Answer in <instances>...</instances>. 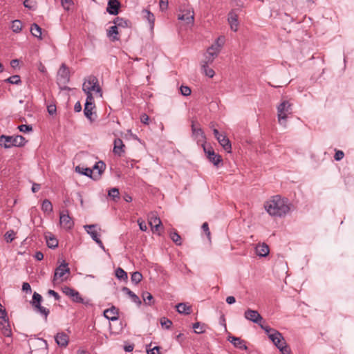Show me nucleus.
I'll return each instance as SVG.
<instances>
[{"instance_id": "obj_6", "label": "nucleus", "mask_w": 354, "mask_h": 354, "mask_svg": "<svg viewBox=\"0 0 354 354\" xmlns=\"http://www.w3.org/2000/svg\"><path fill=\"white\" fill-rule=\"evenodd\" d=\"M42 297L39 293L35 292L32 295V298L31 301V304L34 308L35 311L37 313H39L41 315L44 316L45 319H47V317L50 313V310L41 306Z\"/></svg>"}, {"instance_id": "obj_1", "label": "nucleus", "mask_w": 354, "mask_h": 354, "mask_svg": "<svg viewBox=\"0 0 354 354\" xmlns=\"http://www.w3.org/2000/svg\"><path fill=\"white\" fill-rule=\"evenodd\" d=\"M292 204L286 198L276 195L264 204L266 211L272 216L283 217L290 211Z\"/></svg>"}, {"instance_id": "obj_50", "label": "nucleus", "mask_w": 354, "mask_h": 354, "mask_svg": "<svg viewBox=\"0 0 354 354\" xmlns=\"http://www.w3.org/2000/svg\"><path fill=\"white\" fill-rule=\"evenodd\" d=\"M180 91L182 95L183 96H189L191 94V88L187 86L182 85L180 87Z\"/></svg>"}, {"instance_id": "obj_47", "label": "nucleus", "mask_w": 354, "mask_h": 354, "mask_svg": "<svg viewBox=\"0 0 354 354\" xmlns=\"http://www.w3.org/2000/svg\"><path fill=\"white\" fill-rule=\"evenodd\" d=\"M151 346V343L149 344H147L146 346V352L147 354H160V347L159 346H154L153 348H150Z\"/></svg>"}, {"instance_id": "obj_23", "label": "nucleus", "mask_w": 354, "mask_h": 354, "mask_svg": "<svg viewBox=\"0 0 354 354\" xmlns=\"http://www.w3.org/2000/svg\"><path fill=\"white\" fill-rule=\"evenodd\" d=\"M217 140L227 152L230 153L231 151V142L225 135H221L220 137H218Z\"/></svg>"}, {"instance_id": "obj_64", "label": "nucleus", "mask_w": 354, "mask_h": 354, "mask_svg": "<svg viewBox=\"0 0 354 354\" xmlns=\"http://www.w3.org/2000/svg\"><path fill=\"white\" fill-rule=\"evenodd\" d=\"M168 1L167 0H160V8L162 10H165L167 8Z\"/></svg>"}, {"instance_id": "obj_49", "label": "nucleus", "mask_w": 354, "mask_h": 354, "mask_svg": "<svg viewBox=\"0 0 354 354\" xmlns=\"http://www.w3.org/2000/svg\"><path fill=\"white\" fill-rule=\"evenodd\" d=\"M202 68L206 76L212 78L214 77L215 73L212 68H209L207 64H203Z\"/></svg>"}, {"instance_id": "obj_18", "label": "nucleus", "mask_w": 354, "mask_h": 354, "mask_svg": "<svg viewBox=\"0 0 354 354\" xmlns=\"http://www.w3.org/2000/svg\"><path fill=\"white\" fill-rule=\"evenodd\" d=\"M178 19L180 21H185L187 24L193 25L194 23V11L187 10L185 14L178 15Z\"/></svg>"}, {"instance_id": "obj_22", "label": "nucleus", "mask_w": 354, "mask_h": 354, "mask_svg": "<svg viewBox=\"0 0 354 354\" xmlns=\"http://www.w3.org/2000/svg\"><path fill=\"white\" fill-rule=\"evenodd\" d=\"M227 20L231 29L236 32L239 25L237 15L234 12L230 11L227 15Z\"/></svg>"}, {"instance_id": "obj_48", "label": "nucleus", "mask_w": 354, "mask_h": 354, "mask_svg": "<svg viewBox=\"0 0 354 354\" xmlns=\"http://www.w3.org/2000/svg\"><path fill=\"white\" fill-rule=\"evenodd\" d=\"M6 82L11 84H19L21 81L19 75H14L6 79Z\"/></svg>"}, {"instance_id": "obj_39", "label": "nucleus", "mask_w": 354, "mask_h": 354, "mask_svg": "<svg viewBox=\"0 0 354 354\" xmlns=\"http://www.w3.org/2000/svg\"><path fill=\"white\" fill-rule=\"evenodd\" d=\"M41 209L44 212L51 213L53 212V205L48 199H44L41 204Z\"/></svg>"}, {"instance_id": "obj_42", "label": "nucleus", "mask_w": 354, "mask_h": 354, "mask_svg": "<svg viewBox=\"0 0 354 354\" xmlns=\"http://www.w3.org/2000/svg\"><path fill=\"white\" fill-rule=\"evenodd\" d=\"M12 30L14 32L18 33L22 29V24L20 20L15 19L12 21V26H11Z\"/></svg>"}, {"instance_id": "obj_58", "label": "nucleus", "mask_w": 354, "mask_h": 354, "mask_svg": "<svg viewBox=\"0 0 354 354\" xmlns=\"http://www.w3.org/2000/svg\"><path fill=\"white\" fill-rule=\"evenodd\" d=\"M344 156V153L341 150H337L335 151V153L334 156V159L336 161H339L342 159H343Z\"/></svg>"}, {"instance_id": "obj_24", "label": "nucleus", "mask_w": 354, "mask_h": 354, "mask_svg": "<svg viewBox=\"0 0 354 354\" xmlns=\"http://www.w3.org/2000/svg\"><path fill=\"white\" fill-rule=\"evenodd\" d=\"M122 291L124 293L129 295L132 302L136 304L138 306H140L141 304V300L139 298L138 296H137L133 291H131L129 288L127 287H123L122 288Z\"/></svg>"}, {"instance_id": "obj_20", "label": "nucleus", "mask_w": 354, "mask_h": 354, "mask_svg": "<svg viewBox=\"0 0 354 354\" xmlns=\"http://www.w3.org/2000/svg\"><path fill=\"white\" fill-rule=\"evenodd\" d=\"M95 108V107H93V106H88L87 104H84V115L91 122H94L97 118L96 113L93 112V110Z\"/></svg>"}, {"instance_id": "obj_4", "label": "nucleus", "mask_w": 354, "mask_h": 354, "mask_svg": "<svg viewBox=\"0 0 354 354\" xmlns=\"http://www.w3.org/2000/svg\"><path fill=\"white\" fill-rule=\"evenodd\" d=\"M277 118L280 124H283L288 114L292 113V104L288 100L282 101L277 107Z\"/></svg>"}, {"instance_id": "obj_34", "label": "nucleus", "mask_w": 354, "mask_h": 354, "mask_svg": "<svg viewBox=\"0 0 354 354\" xmlns=\"http://www.w3.org/2000/svg\"><path fill=\"white\" fill-rule=\"evenodd\" d=\"M113 22L118 28H127L129 24V20L119 17L115 18Z\"/></svg>"}, {"instance_id": "obj_41", "label": "nucleus", "mask_w": 354, "mask_h": 354, "mask_svg": "<svg viewBox=\"0 0 354 354\" xmlns=\"http://www.w3.org/2000/svg\"><path fill=\"white\" fill-rule=\"evenodd\" d=\"M87 91L88 92L89 91L91 93V91H95L97 94L99 95L100 97H102V90L99 84L98 81L97 82V83L95 84V83H93L92 86H91L90 88H87Z\"/></svg>"}, {"instance_id": "obj_30", "label": "nucleus", "mask_w": 354, "mask_h": 354, "mask_svg": "<svg viewBox=\"0 0 354 354\" xmlns=\"http://www.w3.org/2000/svg\"><path fill=\"white\" fill-rule=\"evenodd\" d=\"M97 78L95 76L91 75L88 77L87 80H85V81L83 83L82 85V90L84 92H87V88H90L93 86V83H95V84L97 82Z\"/></svg>"}, {"instance_id": "obj_62", "label": "nucleus", "mask_w": 354, "mask_h": 354, "mask_svg": "<svg viewBox=\"0 0 354 354\" xmlns=\"http://www.w3.org/2000/svg\"><path fill=\"white\" fill-rule=\"evenodd\" d=\"M139 228L141 231L146 232L147 230V226L145 221H138Z\"/></svg>"}, {"instance_id": "obj_19", "label": "nucleus", "mask_w": 354, "mask_h": 354, "mask_svg": "<svg viewBox=\"0 0 354 354\" xmlns=\"http://www.w3.org/2000/svg\"><path fill=\"white\" fill-rule=\"evenodd\" d=\"M113 153L118 156H121L124 153V145L120 138H116L113 142Z\"/></svg>"}, {"instance_id": "obj_37", "label": "nucleus", "mask_w": 354, "mask_h": 354, "mask_svg": "<svg viewBox=\"0 0 354 354\" xmlns=\"http://www.w3.org/2000/svg\"><path fill=\"white\" fill-rule=\"evenodd\" d=\"M115 275L116 278L120 281H127L128 279L127 272L120 267L115 270Z\"/></svg>"}, {"instance_id": "obj_38", "label": "nucleus", "mask_w": 354, "mask_h": 354, "mask_svg": "<svg viewBox=\"0 0 354 354\" xmlns=\"http://www.w3.org/2000/svg\"><path fill=\"white\" fill-rule=\"evenodd\" d=\"M108 196L110 197L113 201H117L120 198V192L119 189L117 187H113L111 188L108 191Z\"/></svg>"}, {"instance_id": "obj_54", "label": "nucleus", "mask_w": 354, "mask_h": 354, "mask_svg": "<svg viewBox=\"0 0 354 354\" xmlns=\"http://www.w3.org/2000/svg\"><path fill=\"white\" fill-rule=\"evenodd\" d=\"M5 239L7 243H11L15 239V232L13 230H10L6 232Z\"/></svg>"}, {"instance_id": "obj_25", "label": "nucleus", "mask_w": 354, "mask_h": 354, "mask_svg": "<svg viewBox=\"0 0 354 354\" xmlns=\"http://www.w3.org/2000/svg\"><path fill=\"white\" fill-rule=\"evenodd\" d=\"M75 171L78 174H80L82 175H84L85 176L89 177L91 179L94 180V176L93 175V169L89 167H81L80 165H78L75 167Z\"/></svg>"}, {"instance_id": "obj_57", "label": "nucleus", "mask_w": 354, "mask_h": 354, "mask_svg": "<svg viewBox=\"0 0 354 354\" xmlns=\"http://www.w3.org/2000/svg\"><path fill=\"white\" fill-rule=\"evenodd\" d=\"M202 230L205 233L207 237L210 239V231L209 229V225L207 222H205L203 223L201 226Z\"/></svg>"}, {"instance_id": "obj_8", "label": "nucleus", "mask_w": 354, "mask_h": 354, "mask_svg": "<svg viewBox=\"0 0 354 354\" xmlns=\"http://www.w3.org/2000/svg\"><path fill=\"white\" fill-rule=\"evenodd\" d=\"M244 317L246 319L258 325H259L263 320L262 316L257 310L250 308H248L245 311Z\"/></svg>"}, {"instance_id": "obj_43", "label": "nucleus", "mask_w": 354, "mask_h": 354, "mask_svg": "<svg viewBox=\"0 0 354 354\" xmlns=\"http://www.w3.org/2000/svg\"><path fill=\"white\" fill-rule=\"evenodd\" d=\"M170 238L176 245H182L181 237L176 231L170 233Z\"/></svg>"}, {"instance_id": "obj_53", "label": "nucleus", "mask_w": 354, "mask_h": 354, "mask_svg": "<svg viewBox=\"0 0 354 354\" xmlns=\"http://www.w3.org/2000/svg\"><path fill=\"white\" fill-rule=\"evenodd\" d=\"M160 324L162 327L165 328L166 329H169L172 325V322L169 319L163 317L160 319Z\"/></svg>"}, {"instance_id": "obj_27", "label": "nucleus", "mask_w": 354, "mask_h": 354, "mask_svg": "<svg viewBox=\"0 0 354 354\" xmlns=\"http://www.w3.org/2000/svg\"><path fill=\"white\" fill-rule=\"evenodd\" d=\"M143 18L145 19L149 24V26L151 29H153L154 27V21H155V16L149 10L147 9H144L142 10Z\"/></svg>"}, {"instance_id": "obj_46", "label": "nucleus", "mask_w": 354, "mask_h": 354, "mask_svg": "<svg viewBox=\"0 0 354 354\" xmlns=\"http://www.w3.org/2000/svg\"><path fill=\"white\" fill-rule=\"evenodd\" d=\"M86 95V102L84 104H87L88 106H93V107H95V102H94V97L93 96L92 93L91 92H84Z\"/></svg>"}, {"instance_id": "obj_35", "label": "nucleus", "mask_w": 354, "mask_h": 354, "mask_svg": "<svg viewBox=\"0 0 354 354\" xmlns=\"http://www.w3.org/2000/svg\"><path fill=\"white\" fill-rule=\"evenodd\" d=\"M41 31L42 29L39 25H37L35 23L32 24L30 27V32L32 36L37 37L39 39H41Z\"/></svg>"}, {"instance_id": "obj_7", "label": "nucleus", "mask_w": 354, "mask_h": 354, "mask_svg": "<svg viewBox=\"0 0 354 354\" xmlns=\"http://www.w3.org/2000/svg\"><path fill=\"white\" fill-rule=\"evenodd\" d=\"M70 81V72L69 68L65 64H62L57 72V82L58 84L66 85Z\"/></svg>"}, {"instance_id": "obj_44", "label": "nucleus", "mask_w": 354, "mask_h": 354, "mask_svg": "<svg viewBox=\"0 0 354 354\" xmlns=\"http://www.w3.org/2000/svg\"><path fill=\"white\" fill-rule=\"evenodd\" d=\"M142 279V275L140 272L136 271L131 274V280L132 283H133L135 284H138V283H140Z\"/></svg>"}, {"instance_id": "obj_9", "label": "nucleus", "mask_w": 354, "mask_h": 354, "mask_svg": "<svg viewBox=\"0 0 354 354\" xmlns=\"http://www.w3.org/2000/svg\"><path fill=\"white\" fill-rule=\"evenodd\" d=\"M204 152L207 155V158L211 162L213 163L214 166H218V165L222 162L223 159L221 156L218 154H216L214 151L211 148L207 149L203 145Z\"/></svg>"}, {"instance_id": "obj_2", "label": "nucleus", "mask_w": 354, "mask_h": 354, "mask_svg": "<svg viewBox=\"0 0 354 354\" xmlns=\"http://www.w3.org/2000/svg\"><path fill=\"white\" fill-rule=\"evenodd\" d=\"M27 142L28 140L21 135L0 136V146L5 149H10L12 147H22Z\"/></svg>"}, {"instance_id": "obj_63", "label": "nucleus", "mask_w": 354, "mask_h": 354, "mask_svg": "<svg viewBox=\"0 0 354 354\" xmlns=\"http://www.w3.org/2000/svg\"><path fill=\"white\" fill-rule=\"evenodd\" d=\"M47 111L50 115H53L56 113L57 109L55 105H49L47 106Z\"/></svg>"}, {"instance_id": "obj_21", "label": "nucleus", "mask_w": 354, "mask_h": 354, "mask_svg": "<svg viewBox=\"0 0 354 354\" xmlns=\"http://www.w3.org/2000/svg\"><path fill=\"white\" fill-rule=\"evenodd\" d=\"M96 227V224L84 225L85 231L91 236L95 242L100 239V235L97 232L94 230Z\"/></svg>"}, {"instance_id": "obj_31", "label": "nucleus", "mask_w": 354, "mask_h": 354, "mask_svg": "<svg viewBox=\"0 0 354 354\" xmlns=\"http://www.w3.org/2000/svg\"><path fill=\"white\" fill-rule=\"evenodd\" d=\"M118 28L117 26L114 24V26H112L109 28L107 32V36L109 37H111V41H118L119 37H118Z\"/></svg>"}, {"instance_id": "obj_26", "label": "nucleus", "mask_w": 354, "mask_h": 354, "mask_svg": "<svg viewBox=\"0 0 354 354\" xmlns=\"http://www.w3.org/2000/svg\"><path fill=\"white\" fill-rule=\"evenodd\" d=\"M71 299L75 303L82 304L86 306H91V301L89 299L84 300V298L80 295V292L77 290L74 292L71 297Z\"/></svg>"}, {"instance_id": "obj_14", "label": "nucleus", "mask_w": 354, "mask_h": 354, "mask_svg": "<svg viewBox=\"0 0 354 354\" xmlns=\"http://www.w3.org/2000/svg\"><path fill=\"white\" fill-rule=\"evenodd\" d=\"M56 344L62 348H66L69 342V337L64 332H59L55 335Z\"/></svg>"}, {"instance_id": "obj_51", "label": "nucleus", "mask_w": 354, "mask_h": 354, "mask_svg": "<svg viewBox=\"0 0 354 354\" xmlns=\"http://www.w3.org/2000/svg\"><path fill=\"white\" fill-rule=\"evenodd\" d=\"M18 129L21 132L28 133L32 131V127L30 124H21L18 127Z\"/></svg>"}, {"instance_id": "obj_59", "label": "nucleus", "mask_w": 354, "mask_h": 354, "mask_svg": "<svg viewBox=\"0 0 354 354\" xmlns=\"http://www.w3.org/2000/svg\"><path fill=\"white\" fill-rule=\"evenodd\" d=\"M22 290L26 293H31L32 289L30 285L28 282H24L22 284Z\"/></svg>"}, {"instance_id": "obj_16", "label": "nucleus", "mask_w": 354, "mask_h": 354, "mask_svg": "<svg viewBox=\"0 0 354 354\" xmlns=\"http://www.w3.org/2000/svg\"><path fill=\"white\" fill-rule=\"evenodd\" d=\"M191 127L193 138L197 140L198 143L203 142L205 139V136L203 129L200 127L196 128L194 121L192 122Z\"/></svg>"}, {"instance_id": "obj_28", "label": "nucleus", "mask_w": 354, "mask_h": 354, "mask_svg": "<svg viewBox=\"0 0 354 354\" xmlns=\"http://www.w3.org/2000/svg\"><path fill=\"white\" fill-rule=\"evenodd\" d=\"M270 252L269 247L266 243H262L261 245H259L256 248V252L257 254L261 257H265L268 255Z\"/></svg>"}, {"instance_id": "obj_15", "label": "nucleus", "mask_w": 354, "mask_h": 354, "mask_svg": "<svg viewBox=\"0 0 354 354\" xmlns=\"http://www.w3.org/2000/svg\"><path fill=\"white\" fill-rule=\"evenodd\" d=\"M118 314L119 310L114 306H112L111 308L106 309L104 311V317L112 322L118 321L119 319Z\"/></svg>"}, {"instance_id": "obj_11", "label": "nucleus", "mask_w": 354, "mask_h": 354, "mask_svg": "<svg viewBox=\"0 0 354 354\" xmlns=\"http://www.w3.org/2000/svg\"><path fill=\"white\" fill-rule=\"evenodd\" d=\"M59 223L66 230H71L74 225L72 218L68 214V211L65 210L60 213Z\"/></svg>"}, {"instance_id": "obj_10", "label": "nucleus", "mask_w": 354, "mask_h": 354, "mask_svg": "<svg viewBox=\"0 0 354 354\" xmlns=\"http://www.w3.org/2000/svg\"><path fill=\"white\" fill-rule=\"evenodd\" d=\"M71 270L68 268V263L64 260L61 264L55 268L53 281L55 282L57 278H61L64 277L65 274H69Z\"/></svg>"}, {"instance_id": "obj_40", "label": "nucleus", "mask_w": 354, "mask_h": 354, "mask_svg": "<svg viewBox=\"0 0 354 354\" xmlns=\"http://www.w3.org/2000/svg\"><path fill=\"white\" fill-rule=\"evenodd\" d=\"M206 325L201 324L200 322H196L193 324L192 328H194V333L197 334L203 333L205 330Z\"/></svg>"}, {"instance_id": "obj_13", "label": "nucleus", "mask_w": 354, "mask_h": 354, "mask_svg": "<svg viewBox=\"0 0 354 354\" xmlns=\"http://www.w3.org/2000/svg\"><path fill=\"white\" fill-rule=\"evenodd\" d=\"M106 168V165L103 161H98L95 162L93 167L91 168L93 169V175L94 178V180H97L100 179L101 175L104 172Z\"/></svg>"}, {"instance_id": "obj_29", "label": "nucleus", "mask_w": 354, "mask_h": 354, "mask_svg": "<svg viewBox=\"0 0 354 354\" xmlns=\"http://www.w3.org/2000/svg\"><path fill=\"white\" fill-rule=\"evenodd\" d=\"M46 240L47 246L49 248L55 249L58 246V241L54 235L51 233H48L46 235Z\"/></svg>"}, {"instance_id": "obj_60", "label": "nucleus", "mask_w": 354, "mask_h": 354, "mask_svg": "<svg viewBox=\"0 0 354 354\" xmlns=\"http://www.w3.org/2000/svg\"><path fill=\"white\" fill-rule=\"evenodd\" d=\"M73 3L72 0H61V4L65 10H69V6Z\"/></svg>"}, {"instance_id": "obj_36", "label": "nucleus", "mask_w": 354, "mask_h": 354, "mask_svg": "<svg viewBox=\"0 0 354 354\" xmlns=\"http://www.w3.org/2000/svg\"><path fill=\"white\" fill-rule=\"evenodd\" d=\"M0 324L2 326V328H1L2 334L5 337H11L12 336V330H11V328H10L9 322H6V323L0 322Z\"/></svg>"}, {"instance_id": "obj_61", "label": "nucleus", "mask_w": 354, "mask_h": 354, "mask_svg": "<svg viewBox=\"0 0 354 354\" xmlns=\"http://www.w3.org/2000/svg\"><path fill=\"white\" fill-rule=\"evenodd\" d=\"M48 294L50 296L53 297L56 301H59V299H60V296L59 295V294H58L56 291H55V290H49L48 291Z\"/></svg>"}, {"instance_id": "obj_45", "label": "nucleus", "mask_w": 354, "mask_h": 354, "mask_svg": "<svg viewBox=\"0 0 354 354\" xmlns=\"http://www.w3.org/2000/svg\"><path fill=\"white\" fill-rule=\"evenodd\" d=\"M261 329H263L266 335L270 338V335H275L274 332H279L274 328H270L269 326H266L262 324V322L259 325Z\"/></svg>"}, {"instance_id": "obj_3", "label": "nucleus", "mask_w": 354, "mask_h": 354, "mask_svg": "<svg viewBox=\"0 0 354 354\" xmlns=\"http://www.w3.org/2000/svg\"><path fill=\"white\" fill-rule=\"evenodd\" d=\"M270 335V339L282 354H290L291 350L280 332Z\"/></svg>"}, {"instance_id": "obj_5", "label": "nucleus", "mask_w": 354, "mask_h": 354, "mask_svg": "<svg viewBox=\"0 0 354 354\" xmlns=\"http://www.w3.org/2000/svg\"><path fill=\"white\" fill-rule=\"evenodd\" d=\"M225 37L220 36L215 40L214 43L207 48V53L208 57L207 58L209 62H212L214 59L218 56L221 48L225 44Z\"/></svg>"}, {"instance_id": "obj_32", "label": "nucleus", "mask_w": 354, "mask_h": 354, "mask_svg": "<svg viewBox=\"0 0 354 354\" xmlns=\"http://www.w3.org/2000/svg\"><path fill=\"white\" fill-rule=\"evenodd\" d=\"M176 310L180 314L189 315L191 313V307L184 303H179L176 305Z\"/></svg>"}, {"instance_id": "obj_12", "label": "nucleus", "mask_w": 354, "mask_h": 354, "mask_svg": "<svg viewBox=\"0 0 354 354\" xmlns=\"http://www.w3.org/2000/svg\"><path fill=\"white\" fill-rule=\"evenodd\" d=\"M121 8L119 0H108L106 12L111 15H117Z\"/></svg>"}, {"instance_id": "obj_55", "label": "nucleus", "mask_w": 354, "mask_h": 354, "mask_svg": "<svg viewBox=\"0 0 354 354\" xmlns=\"http://www.w3.org/2000/svg\"><path fill=\"white\" fill-rule=\"evenodd\" d=\"M142 298L146 304L150 305V301L153 299V296L151 293L145 292L142 294Z\"/></svg>"}, {"instance_id": "obj_56", "label": "nucleus", "mask_w": 354, "mask_h": 354, "mask_svg": "<svg viewBox=\"0 0 354 354\" xmlns=\"http://www.w3.org/2000/svg\"><path fill=\"white\" fill-rule=\"evenodd\" d=\"M62 292L66 295H67V296H68V297H70L71 298L72 296L73 295L74 292H75V290L72 288H70V287H68V286H65L64 288H63Z\"/></svg>"}, {"instance_id": "obj_52", "label": "nucleus", "mask_w": 354, "mask_h": 354, "mask_svg": "<svg viewBox=\"0 0 354 354\" xmlns=\"http://www.w3.org/2000/svg\"><path fill=\"white\" fill-rule=\"evenodd\" d=\"M0 313H1V315H0V322H3L4 323H6V322H9V319H8V314H7V312L5 308H0Z\"/></svg>"}, {"instance_id": "obj_33", "label": "nucleus", "mask_w": 354, "mask_h": 354, "mask_svg": "<svg viewBox=\"0 0 354 354\" xmlns=\"http://www.w3.org/2000/svg\"><path fill=\"white\" fill-rule=\"evenodd\" d=\"M149 225L152 228H155L156 230H158L159 227L162 225L161 220L159 217L151 215L149 217Z\"/></svg>"}, {"instance_id": "obj_17", "label": "nucleus", "mask_w": 354, "mask_h": 354, "mask_svg": "<svg viewBox=\"0 0 354 354\" xmlns=\"http://www.w3.org/2000/svg\"><path fill=\"white\" fill-rule=\"evenodd\" d=\"M228 340L237 348L244 351L248 349V346L245 345V341L241 339L240 337L229 336Z\"/></svg>"}]
</instances>
